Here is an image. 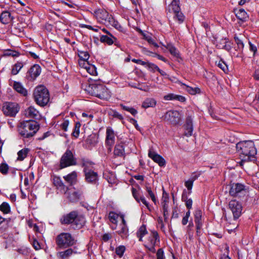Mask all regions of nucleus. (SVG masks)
I'll list each match as a JSON object with an SVG mask.
<instances>
[{"instance_id":"f257e3e1","label":"nucleus","mask_w":259,"mask_h":259,"mask_svg":"<svg viewBox=\"0 0 259 259\" xmlns=\"http://www.w3.org/2000/svg\"><path fill=\"white\" fill-rule=\"evenodd\" d=\"M236 147L241 159L239 162L240 165L242 166L245 162L255 160L256 149L253 141L240 142L236 144Z\"/></svg>"},{"instance_id":"f03ea898","label":"nucleus","mask_w":259,"mask_h":259,"mask_svg":"<svg viewBox=\"0 0 259 259\" xmlns=\"http://www.w3.org/2000/svg\"><path fill=\"white\" fill-rule=\"evenodd\" d=\"M85 90L92 96L101 99L108 100L111 97L110 92L102 83L94 82L86 87Z\"/></svg>"},{"instance_id":"7ed1b4c3","label":"nucleus","mask_w":259,"mask_h":259,"mask_svg":"<svg viewBox=\"0 0 259 259\" xmlns=\"http://www.w3.org/2000/svg\"><path fill=\"white\" fill-rule=\"evenodd\" d=\"M94 15L100 23L104 24L108 26H113L117 29L121 27L118 22L104 9H99L96 10L94 12Z\"/></svg>"},{"instance_id":"20e7f679","label":"nucleus","mask_w":259,"mask_h":259,"mask_svg":"<svg viewBox=\"0 0 259 259\" xmlns=\"http://www.w3.org/2000/svg\"><path fill=\"white\" fill-rule=\"evenodd\" d=\"M36 103L41 107L46 106L50 100V94L48 89L44 85L35 88L33 93Z\"/></svg>"},{"instance_id":"39448f33","label":"nucleus","mask_w":259,"mask_h":259,"mask_svg":"<svg viewBox=\"0 0 259 259\" xmlns=\"http://www.w3.org/2000/svg\"><path fill=\"white\" fill-rule=\"evenodd\" d=\"M39 128V124L35 121H26L22 124L19 133L24 138H29L33 137Z\"/></svg>"},{"instance_id":"423d86ee","label":"nucleus","mask_w":259,"mask_h":259,"mask_svg":"<svg viewBox=\"0 0 259 259\" xmlns=\"http://www.w3.org/2000/svg\"><path fill=\"white\" fill-rule=\"evenodd\" d=\"M166 11L174 14V19L179 23H182L185 20V16L181 11L180 0H172L166 9Z\"/></svg>"},{"instance_id":"0eeeda50","label":"nucleus","mask_w":259,"mask_h":259,"mask_svg":"<svg viewBox=\"0 0 259 259\" xmlns=\"http://www.w3.org/2000/svg\"><path fill=\"white\" fill-rule=\"evenodd\" d=\"M56 242L60 248H66L73 245L75 240L71 234L62 233L57 236Z\"/></svg>"},{"instance_id":"6e6552de","label":"nucleus","mask_w":259,"mask_h":259,"mask_svg":"<svg viewBox=\"0 0 259 259\" xmlns=\"http://www.w3.org/2000/svg\"><path fill=\"white\" fill-rule=\"evenodd\" d=\"M76 164V159L73 153L71 150L67 149L61 158L60 161V168H64L68 166L75 165Z\"/></svg>"},{"instance_id":"1a4fd4ad","label":"nucleus","mask_w":259,"mask_h":259,"mask_svg":"<svg viewBox=\"0 0 259 259\" xmlns=\"http://www.w3.org/2000/svg\"><path fill=\"white\" fill-rule=\"evenodd\" d=\"M159 241V239L158 233L155 231H152L145 242V246L150 251L154 253L156 251L155 246Z\"/></svg>"},{"instance_id":"9d476101","label":"nucleus","mask_w":259,"mask_h":259,"mask_svg":"<svg viewBox=\"0 0 259 259\" xmlns=\"http://www.w3.org/2000/svg\"><path fill=\"white\" fill-rule=\"evenodd\" d=\"M19 107L16 103L5 102L3 106V111L7 115L13 117L18 112Z\"/></svg>"},{"instance_id":"9b49d317","label":"nucleus","mask_w":259,"mask_h":259,"mask_svg":"<svg viewBox=\"0 0 259 259\" xmlns=\"http://www.w3.org/2000/svg\"><path fill=\"white\" fill-rule=\"evenodd\" d=\"M229 206L232 212L234 220L238 219L242 210L241 204L236 200H232L229 202Z\"/></svg>"},{"instance_id":"f8f14e48","label":"nucleus","mask_w":259,"mask_h":259,"mask_svg":"<svg viewBox=\"0 0 259 259\" xmlns=\"http://www.w3.org/2000/svg\"><path fill=\"white\" fill-rule=\"evenodd\" d=\"M41 71V67L39 65H33L26 73L27 79L29 81L35 80L40 75Z\"/></svg>"},{"instance_id":"ddd939ff","label":"nucleus","mask_w":259,"mask_h":259,"mask_svg":"<svg viewBox=\"0 0 259 259\" xmlns=\"http://www.w3.org/2000/svg\"><path fill=\"white\" fill-rule=\"evenodd\" d=\"M179 112L178 111H168L165 115L164 118L168 120L173 124H177L179 122Z\"/></svg>"},{"instance_id":"4468645a","label":"nucleus","mask_w":259,"mask_h":259,"mask_svg":"<svg viewBox=\"0 0 259 259\" xmlns=\"http://www.w3.org/2000/svg\"><path fill=\"white\" fill-rule=\"evenodd\" d=\"M24 115L26 117L28 118L40 119L41 118L39 111L32 106L25 110Z\"/></svg>"},{"instance_id":"2eb2a0df","label":"nucleus","mask_w":259,"mask_h":259,"mask_svg":"<svg viewBox=\"0 0 259 259\" xmlns=\"http://www.w3.org/2000/svg\"><path fill=\"white\" fill-rule=\"evenodd\" d=\"M74 220V221L72 222L71 226L75 229H81L85 223L84 217L82 214H79L77 211H76V216Z\"/></svg>"},{"instance_id":"dca6fc26","label":"nucleus","mask_w":259,"mask_h":259,"mask_svg":"<svg viewBox=\"0 0 259 259\" xmlns=\"http://www.w3.org/2000/svg\"><path fill=\"white\" fill-rule=\"evenodd\" d=\"M148 156L154 162L158 163L160 166H163L165 164L164 159L161 156L154 152L152 149L149 150Z\"/></svg>"},{"instance_id":"f3484780","label":"nucleus","mask_w":259,"mask_h":259,"mask_svg":"<svg viewBox=\"0 0 259 259\" xmlns=\"http://www.w3.org/2000/svg\"><path fill=\"white\" fill-rule=\"evenodd\" d=\"M244 186L240 183L233 184L230 187L229 194L232 196L236 197L244 191Z\"/></svg>"},{"instance_id":"a211bd4d","label":"nucleus","mask_w":259,"mask_h":259,"mask_svg":"<svg viewBox=\"0 0 259 259\" xmlns=\"http://www.w3.org/2000/svg\"><path fill=\"white\" fill-rule=\"evenodd\" d=\"M185 130L184 135L186 137L192 136L193 131V118L191 116H188L186 119L185 124L184 125Z\"/></svg>"},{"instance_id":"6ab92c4d","label":"nucleus","mask_w":259,"mask_h":259,"mask_svg":"<svg viewBox=\"0 0 259 259\" xmlns=\"http://www.w3.org/2000/svg\"><path fill=\"white\" fill-rule=\"evenodd\" d=\"M84 172L85 173V179L88 183L92 184L96 183L98 178L97 172L92 170H88L85 167L84 168Z\"/></svg>"},{"instance_id":"aec40b11","label":"nucleus","mask_w":259,"mask_h":259,"mask_svg":"<svg viewBox=\"0 0 259 259\" xmlns=\"http://www.w3.org/2000/svg\"><path fill=\"white\" fill-rule=\"evenodd\" d=\"M106 144L110 147L109 149L111 150L112 146L115 143V134L111 127H108L106 129Z\"/></svg>"},{"instance_id":"412c9836","label":"nucleus","mask_w":259,"mask_h":259,"mask_svg":"<svg viewBox=\"0 0 259 259\" xmlns=\"http://www.w3.org/2000/svg\"><path fill=\"white\" fill-rule=\"evenodd\" d=\"M76 216V211H72L70 213L64 215L60 219V222L62 224L72 225V222L74 221V219Z\"/></svg>"},{"instance_id":"4be33fe9","label":"nucleus","mask_w":259,"mask_h":259,"mask_svg":"<svg viewBox=\"0 0 259 259\" xmlns=\"http://www.w3.org/2000/svg\"><path fill=\"white\" fill-rule=\"evenodd\" d=\"M169 202V195L164 190H163L162 202L163 210V216L165 219H167L168 216V203Z\"/></svg>"},{"instance_id":"5701e85b","label":"nucleus","mask_w":259,"mask_h":259,"mask_svg":"<svg viewBox=\"0 0 259 259\" xmlns=\"http://www.w3.org/2000/svg\"><path fill=\"white\" fill-rule=\"evenodd\" d=\"M122 222L119 225L120 229L118 230L117 232L119 235L122 238H125L127 236L128 229L127 227L126 222L124 219V216L121 215L120 216Z\"/></svg>"},{"instance_id":"b1692460","label":"nucleus","mask_w":259,"mask_h":259,"mask_svg":"<svg viewBox=\"0 0 259 259\" xmlns=\"http://www.w3.org/2000/svg\"><path fill=\"white\" fill-rule=\"evenodd\" d=\"M63 178L65 181L70 185H75L77 181V173L76 171H73L66 176H64Z\"/></svg>"},{"instance_id":"393cba45","label":"nucleus","mask_w":259,"mask_h":259,"mask_svg":"<svg viewBox=\"0 0 259 259\" xmlns=\"http://www.w3.org/2000/svg\"><path fill=\"white\" fill-rule=\"evenodd\" d=\"M53 183L58 189H60L62 193H65L68 190V187L64 185L60 177H55L53 178Z\"/></svg>"},{"instance_id":"a878e982","label":"nucleus","mask_w":259,"mask_h":259,"mask_svg":"<svg viewBox=\"0 0 259 259\" xmlns=\"http://www.w3.org/2000/svg\"><path fill=\"white\" fill-rule=\"evenodd\" d=\"M12 86L13 89L19 94L24 96H27V91L24 88L22 83L18 81H14Z\"/></svg>"},{"instance_id":"bb28decb","label":"nucleus","mask_w":259,"mask_h":259,"mask_svg":"<svg viewBox=\"0 0 259 259\" xmlns=\"http://www.w3.org/2000/svg\"><path fill=\"white\" fill-rule=\"evenodd\" d=\"M81 194L82 193L80 191L71 190L68 193V198L70 201L72 202H75L80 199Z\"/></svg>"},{"instance_id":"cd10ccee","label":"nucleus","mask_w":259,"mask_h":259,"mask_svg":"<svg viewBox=\"0 0 259 259\" xmlns=\"http://www.w3.org/2000/svg\"><path fill=\"white\" fill-rule=\"evenodd\" d=\"M14 18L11 16L10 13L8 11L2 12L0 16V21L4 24L9 23Z\"/></svg>"},{"instance_id":"c85d7f7f","label":"nucleus","mask_w":259,"mask_h":259,"mask_svg":"<svg viewBox=\"0 0 259 259\" xmlns=\"http://www.w3.org/2000/svg\"><path fill=\"white\" fill-rule=\"evenodd\" d=\"M179 83L181 85L185 86V88H184L189 94L194 95L196 94H200L201 93V90L199 88L195 87V88H192L191 87H190L189 85H186L185 83H182V82L179 81Z\"/></svg>"},{"instance_id":"c756f323","label":"nucleus","mask_w":259,"mask_h":259,"mask_svg":"<svg viewBox=\"0 0 259 259\" xmlns=\"http://www.w3.org/2000/svg\"><path fill=\"white\" fill-rule=\"evenodd\" d=\"M116 39V38L113 35L112 37L109 35H102L100 36V40L101 42L106 43L108 45H112Z\"/></svg>"},{"instance_id":"7c9ffc66","label":"nucleus","mask_w":259,"mask_h":259,"mask_svg":"<svg viewBox=\"0 0 259 259\" xmlns=\"http://www.w3.org/2000/svg\"><path fill=\"white\" fill-rule=\"evenodd\" d=\"M124 147L122 143L116 144L114 147V154L116 156L122 157L124 155Z\"/></svg>"},{"instance_id":"2f4dec72","label":"nucleus","mask_w":259,"mask_h":259,"mask_svg":"<svg viewBox=\"0 0 259 259\" xmlns=\"http://www.w3.org/2000/svg\"><path fill=\"white\" fill-rule=\"evenodd\" d=\"M201 216L202 211L200 210H196L194 213V221L196 225L197 230L200 229L201 227Z\"/></svg>"},{"instance_id":"473e14b6","label":"nucleus","mask_w":259,"mask_h":259,"mask_svg":"<svg viewBox=\"0 0 259 259\" xmlns=\"http://www.w3.org/2000/svg\"><path fill=\"white\" fill-rule=\"evenodd\" d=\"M236 16L242 22L247 21L248 16L244 9H239L236 12Z\"/></svg>"},{"instance_id":"72a5a7b5","label":"nucleus","mask_w":259,"mask_h":259,"mask_svg":"<svg viewBox=\"0 0 259 259\" xmlns=\"http://www.w3.org/2000/svg\"><path fill=\"white\" fill-rule=\"evenodd\" d=\"M156 105V101L154 99L148 98L142 103V107L146 109L149 107H154Z\"/></svg>"},{"instance_id":"f704fd0d","label":"nucleus","mask_w":259,"mask_h":259,"mask_svg":"<svg viewBox=\"0 0 259 259\" xmlns=\"http://www.w3.org/2000/svg\"><path fill=\"white\" fill-rule=\"evenodd\" d=\"M73 253H76V252L74 251L71 248H68L65 251L59 252L58 256L61 259H67Z\"/></svg>"},{"instance_id":"c9c22d12","label":"nucleus","mask_w":259,"mask_h":259,"mask_svg":"<svg viewBox=\"0 0 259 259\" xmlns=\"http://www.w3.org/2000/svg\"><path fill=\"white\" fill-rule=\"evenodd\" d=\"M148 232L146 230V226L143 225L141 226L139 230L137 232V236L139 238V240L140 241H143V237L146 234H147Z\"/></svg>"},{"instance_id":"e433bc0d","label":"nucleus","mask_w":259,"mask_h":259,"mask_svg":"<svg viewBox=\"0 0 259 259\" xmlns=\"http://www.w3.org/2000/svg\"><path fill=\"white\" fill-rule=\"evenodd\" d=\"M165 47L169 51L170 54L174 57L177 58H179L180 57L179 52L173 45L169 44H167L165 46Z\"/></svg>"},{"instance_id":"4c0bfd02","label":"nucleus","mask_w":259,"mask_h":259,"mask_svg":"<svg viewBox=\"0 0 259 259\" xmlns=\"http://www.w3.org/2000/svg\"><path fill=\"white\" fill-rule=\"evenodd\" d=\"M28 148H23L22 150L18 151L17 160L19 161L23 160L26 157L28 152H29Z\"/></svg>"},{"instance_id":"58836bf2","label":"nucleus","mask_w":259,"mask_h":259,"mask_svg":"<svg viewBox=\"0 0 259 259\" xmlns=\"http://www.w3.org/2000/svg\"><path fill=\"white\" fill-rule=\"evenodd\" d=\"M0 210L4 214H8L11 212V207L9 204L6 202H3L0 205Z\"/></svg>"},{"instance_id":"ea45409f","label":"nucleus","mask_w":259,"mask_h":259,"mask_svg":"<svg viewBox=\"0 0 259 259\" xmlns=\"http://www.w3.org/2000/svg\"><path fill=\"white\" fill-rule=\"evenodd\" d=\"M23 64L21 62H17L13 66L12 70H11V73L13 75H16L17 74L19 71L21 70V69L23 67Z\"/></svg>"},{"instance_id":"a19ab883","label":"nucleus","mask_w":259,"mask_h":259,"mask_svg":"<svg viewBox=\"0 0 259 259\" xmlns=\"http://www.w3.org/2000/svg\"><path fill=\"white\" fill-rule=\"evenodd\" d=\"M85 142L90 145H95L98 142L97 137L95 135H90L88 137Z\"/></svg>"},{"instance_id":"79ce46f5","label":"nucleus","mask_w":259,"mask_h":259,"mask_svg":"<svg viewBox=\"0 0 259 259\" xmlns=\"http://www.w3.org/2000/svg\"><path fill=\"white\" fill-rule=\"evenodd\" d=\"M81 126V124L79 122H76L75 123L73 131L72 133V136L77 138L78 137L79 135V130Z\"/></svg>"},{"instance_id":"37998d69","label":"nucleus","mask_w":259,"mask_h":259,"mask_svg":"<svg viewBox=\"0 0 259 259\" xmlns=\"http://www.w3.org/2000/svg\"><path fill=\"white\" fill-rule=\"evenodd\" d=\"M20 55V53L16 51L7 50L4 53V56H12L13 57H17Z\"/></svg>"},{"instance_id":"c03bdc74","label":"nucleus","mask_w":259,"mask_h":259,"mask_svg":"<svg viewBox=\"0 0 259 259\" xmlns=\"http://www.w3.org/2000/svg\"><path fill=\"white\" fill-rule=\"evenodd\" d=\"M78 55L79 58V60H88L90 55L87 51H78Z\"/></svg>"},{"instance_id":"a18cd8bd","label":"nucleus","mask_w":259,"mask_h":259,"mask_svg":"<svg viewBox=\"0 0 259 259\" xmlns=\"http://www.w3.org/2000/svg\"><path fill=\"white\" fill-rule=\"evenodd\" d=\"M109 219L110 221L114 224H116L117 222V219L118 218V215L114 212L111 211L109 213Z\"/></svg>"},{"instance_id":"49530a36","label":"nucleus","mask_w":259,"mask_h":259,"mask_svg":"<svg viewBox=\"0 0 259 259\" xmlns=\"http://www.w3.org/2000/svg\"><path fill=\"white\" fill-rule=\"evenodd\" d=\"M143 36L144 39L146 40L149 44L153 45L156 48L158 47L157 44L155 41L154 39L150 35L143 34Z\"/></svg>"},{"instance_id":"de8ad7c7","label":"nucleus","mask_w":259,"mask_h":259,"mask_svg":"<svg viewBox=\"0 0 259 259\" xmlns=\"http://www.w3.org/2000/svg\"><path fill=\"white\" fill-rule=\"evenodd\" d=\"M85 70L91 75H95L97 74L96 68L92 64H90V65L86 68Z\"/></svg>"},{"instance_id":"09e8293b","label":"nucleus","mask_w":259,"mask_h":259,"mask_svg":"<svg viewBox=\"0 0 259 259\" xmlns=\"http://www.w3.org/2000/svg\"><path fill=\"white\" fill-rule=\"evenodd\" d=\"M104 177L107 180L108 182L110 184H113L115 182L114 176L113 174H110L109 173H104Z\"/></svg>"},{"instance_id":"8fccbe9b","label":"nucleus","mask_w":259,"mask_h":259,"mask_svg":"<svg viewBox=\"0 0 259 259\" xmlns=\"http://www.w3.org/2000/svg\"><path fill=\"white\" fill-rule=\"evenodd\" d=\"M146 190L147 193H148L149 196L151 198L152 201L155 204H156V202H157V200H156V197L155 196V195H154V193L152 191L151 188L150 187H149V186H146Z\"/></svg>"},{"instance_id":"3c124183","label":"nucleus","mask_w":259,"mask_h":259,"mask_svg":"<svg viewBox=\"0 0 259 259\" xmlns=\"http://www.w3.org/2000/svg\"><path fill=\"white\" fill-rule=\"evenodd\" d=\"M121 106L123 110L129 112L134 116H135L138 113L137 111L133 107L126 106L123 105H121Z\"/></svg>"},{"instance_id":"603ef678","label":"nucleus","mask_w":259,"mask_h":259,"mask_svg":"<svg viewBox=\"0 0 259 259\" xmlns=\"http://www.w3.org/2000/svg\"><path fill=\"white\" fill-rule=\"evenodd\" d=\"M9 166L6 163H2L0 164V172L3 175H6L9 170Z\"/></svg>"},{"instance_id":"864d4df0","label":"nucleus","mask_w":259,"mask_h":259,"mask_svg":"<svg viewBox=\"0 0 259 259\" xmlns=\"http://www.w3.org/2000/svg\"><path fill=\"white\" fill-rule=\"evenodd\" d=\"M229 247L227 244H226L225 245V248H224V253L222 255L221 259H231L230 257L229 256Z\"/></svg>"},{"instance_id":"5fc2aeb1","label":"nucleus","mask_w":259,"mask_h":259,"mask_svg":"<svg viewBox=\"0 0 259 259\" xmlns=\"http://www.w3.org/2000/svg\"><path fill=\"white\" fill-rule=\"evenodd\" d=\"M234 40L237 45L238 48L239 50H242L244 48V44L242 40L237 36H234Z\"/></svg>"},{"instance_id":"6e6d98bb","label":"nucleus","mask_w":259,"mask_h":259,"mask_svg":"<svg viewBox=\"0 0 259 259\" xmlns=\"http://www.w3.org/2000/svg\"><path fill=\"white\" fill-rule=\"evenodd\" d=\"M125 248L124 246H119L116 248L115 252L117 255L121 257L125 251Z\"/></svg>"},{"instance_id":"4d7b16f0","label":"nucleus","mask_w":259,"mask_h":259,"mask_svg":"<svg viewBox=\"0 0 259 259\" xmlns=\"http://www.w3.org/2000/svg\"><path fill=\"white\" fill-rule=\"evenodd\" d=\"M146 67L151 71H154L155 70H157L158 69V66H157L156 64L152 63H150L148 62H147V64H146Z\"/></svg>"},{"instance_id":"13d9d810","label":"nucleus","mask_w":259,"mask_h":259,"mask_svg":"<svg viewBox=\"0 0 259 259\" xmlns=\"http://www.w3.org/2000/svg\"><path fill=\"white\" fill-rule=\"evenodd\" d=\"M217 65L218 66L222 69L225 72L228 70V67L224 61L222 60L219 61Z\"/></svg>"},{"instance_id":"bf43d9fd","label":"nucleus","mask_w":259,"mask_h":259,"mask_svg":"<svg viewBox=\"0 0 259 259\" xmlns=\"http://www.w3.org/2000/svg\"><path fill=\"white\" fill-rule=\"evenodd\" d=\"M78 64L79 66L85 69L86 68L90 65V63L88 60H78Z\"/></svg>"},{"instance_id":"052dcab7","label":"nucleus","mask_w":259,"mask_h":259,"mask_svg":"<svg viewBox=\"0 0 259 259\" xmlns=\"http://www.w3.org/2000/svg\"><path fill=\"white\" fill-rule=\"evenodd\" d=\"M193 182L190 179L186 181L185 183V186L187 188L188 190L190 191V193H191V191L193 187Z\"/></svg>"},{"instance_id":"680f3d73","label":"nucleus","mask_w":259,"mask_h":259,"mask_svg":"<svg viewBox=\"0 0 259 259\" xmlns=\"http://www.w3.org/2000/svg\"><path fill=\"white\" fill-rule=\"evenodd\" d=\"M132 191L133 196L134 197V198L136 200V201L140 203V199L139 198H140V196L139 195L136 189L133 188Z\"/></svg>"},{"instance_id":"e2e57ef3","label":"nucleus","mask_w":259,"mask_h":259,"mask_svg":"<svg viewBox=\"0 0 259 259\" xmlns=\"http://www.w3.org/2000/svg\"><path fill=\"white\" fill-rule=\"evenodd\" d=\"M157 259H164V252L162 248L158 249L156 253Z\"/></svg>"},{"instance_id":"0e129e2a","label":"nucleus","mask_w":259,"mask_h":259,"mask_svg":"<svg viewBox=\"0 0 259 259\" xmlns=\"http://www.w3.org/2000/svg\"><path fill=\"white\" fill-rule=\"evenodd\" d=\"M190 210H188L186 213L184 217H183L182 223L183 225H185L187 224L188 222V219L190 217Z\"/></svg>"},{"instance_id":"69168bd1","label":"nucleus","mask_w":259,"mask_h":259,"mask_svg":"<svg viewBox=\"0 0 259 259\" xmlns=\"http://www.w3.org/2000/svg\"><path fill=\"white\" fill-rule=\"evenodd\" d=\"M176 94H168L165 95L163 97L164 99L166 101L168 100H176Z\"/></svg>"},{"instance_id":"338daca9","label":"nucleus","mask_w":259,"mask_h":259,"mask_svg":"<svg viewBox=\"0 0 259 259\" xmlns=\"http://www.w3.org/2000/svg\"><path fill=\"white\" fill-rule=\"evenodd\" d=\"M140 202H142L143 204H144L146 207L150 210V205L149 203L146 201L145 198L143 196H140Z\"/></svg>"},{"instance_id":"774afa93","label":"nucleus","mask_w":259,"mask_h":259,"mask_svg":"<svg viewBox=\"0 0 259 259\" xmlns=\"http://www.w3.org/2000/svg\"><path fill=\"white\" fill-rule=\"evenodd\" d=\"M69 121L67 120H64L61 124V128L66 132L67 131V127L69 125Z\"/></svg>"}]
</instances>
